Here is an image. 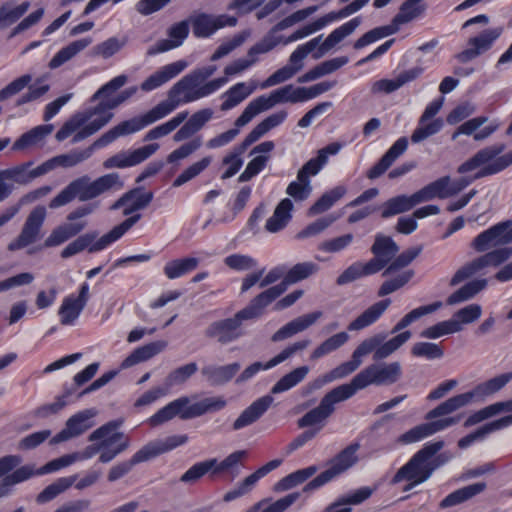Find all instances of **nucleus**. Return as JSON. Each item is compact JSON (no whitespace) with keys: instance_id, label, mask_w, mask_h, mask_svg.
Returning a JSON list of instances; mask_svg holds the SVG:
<instances>
[{"instance_id":"20","label":"nucleus","mask_w":512,"mask_h":512,"mask_svg":"<svg viewBox=\"0 0 512 512\" xmlns=\"http://www.w3.org/2000/svg\"><path fill=\"white\" fill-rule=\"evenodd\" d=\"M510 222H500L481 232L473 241L472 248L477 252H484L492 247L511 242L508 229Z\"/></svg>"},{"instance_id":"39","label":"nucleus","mask_w":512,"mask_h":512,"mask_svg":"<svg viewBox=\"0 0 512 512\" xmlns=\"http://www.w3.org/2000/svg\"><path fill=\"white\" fill-rule=\"evenodd\" d=\"M139 219V214L134 215L123 221L121 224L115 226L111 231L103 235L97 241L93 240L89 245V252L94 253L104 250L113 242L121 238Z\"/></svg>"},{"instance_id":"2","label":"nucleus","mask_w":512,"mask_h":512,"mask_svg":"<svg viewBox=\"0 0 512 512\" xmlns=\"http://www.w3.org/2000/svg\"><path fill=\"white\" fill-rule=\"evenodd\" d=\"M128 81V77L124 74L118 75L100 87L92 96L91 101L100 100L94 106L80 111L87 126L88 134H95L113 118L111 110L117 108L136 92L137 87H130L115 96H110L116 90L122 88Z\"/></svg>"},{"instance_id":"54","label":"nucleus","mask_w":512,"mask_h":512,"mask_svg":"<svg viewBox=\"0 0 512 512\" xmlns=\"http://www.w3.org/2000/svg\"><path fill=\"white\" fill-rule=\"evenodd\" d=\"M198 266V259L193 257L168 261L163 272L168 279H177L193 271Z\"/></svg>"},{"instance_id":"30","label":"nucleus","mask_w":512,"mask_h":512,"mask_svg":"<svg viewBox=\"0 0 512 512\" xmlns=\"http://www.w3.org/2000/svg\"><path fill=\"white\" fill-rule=\"evenodd\" d=\"M273 397L265 395L255 400L234 421L233 430H240L256 422L271 406Z\"/></svg>"},{"instance_id":"3","label":"nucleus","mask_w":512,"mask_h":512,"mask_svg":"<svg viewBox=\"0 0 512 512\" xmlns=\"http://www.w3.org/2000/svg\"><path fill=\"white\" fill-rule=\"evenodd\" d=\"M124 183L117 173H109L91 179L84 175L72 180L50 202L49 208L57 209L78 199L80 202L94 200L109 192L120 191Z\"/></svg>"},{"instance_id":"44","label":"nucleus","mask_w":512,"mask_h":512,"mask_svg":"<svg viewBox=\"0 0 512 512\" xmlns=\"http://www.w3.org/2000/svg\"><path fill=\"white\" fill-rule=\"evenodd\" d=\"M247 456V451L237 450L229 454L221 462H218L216 459V464L213 467V475L227 474L232 479L236 478L239 475L240 468L243 466V462Z\"/></svg>"},{"instance_id":"37","label":"nucleus","mask_w":512,"mask_h":512,"mask_svg":"<svg viewBox=\"0 0 512 512\" xmlns=\"http://www.w3.org/2000/svg\"><path fill=\"white\" fill-rule=\"evenodd\" d=\"M257 87V83L253 80H250L248 82H238L235 85L231 86L222 95V98L224 100L221 104V110L228 111L236 107L246 98H248L257 89Z\"/></svg>"},{"instance_id":"34","label":"nucleus","mask_w":512,"mask_h":512,"mask_svg":"<svg viewBox=\"0 0 512 512\" xmlns=\"http://www.w3.org/2000/svg\"><path fill=\"white\" fill-rule=\"evenodd\" d=\"M54 130L52 124L39 125L22 134L12 146L14 151H24L41 146L44 140Z\"/></svg>"},{"instance_id":"17","label":"nucleus","mask_w":512,"mask_h":512,"mask_svg":"<svg viewBox=\"0 0 512 512\" xmlns=\"http://www.w3.org/2000/svg\"><path fill=\"white\" fill-rule=\"evenodd\" d=\"M45 218V207L38 206L34 208L28 215L18 237L8 244V250L17 251L35 243L40 237L41 227Z\"/></svg>"},{"instance_id":"51","label":"nucleus","mask_w":512,"mask_h":512,"mask_svg":"<svg viewBox=\"0 0 512 512\" xmlns=\"http://www.w3.org/2000/svg\"><path fill=\"white\" fill-rule=\"evenodd\" d=\"M85 227L84 223H66L56 227L44 242L46 247H55L77 235Z\"/></svg>"},{"instance_id":"50","label":"nucleus","mask_w":512,"mask_h":512,"mask_svg":"<svg viewBox=\"0 0 512 512\" xmlns=\"http://www.w3.org/2000/svg\"><path fill=\"white\" fill-rule=\"evenodd\" d=\"M298 497V493H291L276 501L265 498L252 505L245 512H284L298 499Z\"/></svg>"},{"instance_id":"43","label":"nucleus","mask_w":512,"mask_h":512,"mask_svg":"<svg viewBox=\"0 0 512 512\" xmlns=\"http://www.w3.org/2000/svg\"><path fill=\"white\" fill-rule=\"evenodd\" d=\"M486 489L485 482H477L455 490L447 495L439 504L440 508L446 509L459 505L474 496L482 493Z\"/></svg>"},{"instance_id":"48","label":"nucleus","mask_w":512,"mask_h":512,"mask_svg":"<svg viewBox=\"0 0 512 512\" xmlns=\"http://www.w3.org/2000/svg\"><path fill=\"white\" fill-rule=\"evenodd\" d=\"M239 369V363H232L224 366L208 365L201 372L212 385H220L231 380Z\"/></svg>"},{"instance_id":"56","label":"nucleus","mask_w":512,"mask_h":512,"mask_svg":"<svg viewBox=\"0 0 512 512\" xmlns=\"http://www.w3.org/2000/svg\"><path fill=\"white\" fill-rule=\"evenodd\" d=\"M347 192L345 186H336L324 193L309 209L310 215L321 214L330 209Z\"/></svg>"},{"instance_id":"7","label":"nucleus","mask_w":512,"mask_h":512,"mask_svg":"<svg viewBox=\"0 0 512 512\" xmlns=\"http://www.w3.org/2000/svg\"><path fill=\"white\" fill-rule=\"evenodd\" d=\"M303 102H306L303 86H294L292 84L282 86L271 91L268 95H261L249 102L241 115L236 119L235 126L243 127L247 125L255 116L272 109L278 104Z\"/></svg>"},{"instance_id":"59","label":"nucleus","mask_w":512,"mask_h":512,"mask_svg":"<svg viewBox=\"0 0 512 512\" xmlns=\"http://www.w3.org/2000/svg\"><path fill=\"white\" fill-rule=\"evenodd\" d=\"M248 146L249 145H245L244 141L240 147L234 148L231 152L225 155L222 160L224 172L221 175V179H229L240 170L243 165L242 154Z\"/></svg>"},{"instance_id":"16","label":"nucleus","mask_w":512,"mask_h":512,"mask_svg":"<svg viewBox=\"0 0 512 512\" xmlns=\"http://www.w3.org/2000/svg\"><path fill=\"white\" fill-rule=\"evenodd\" d=\"M193 35L197 38H209L224 27H232L237 23L236 18L229 15H213L204 12L195 13L188 19Z\"/></svg>"},{"instance_id":"57","label":"nucleus","mask_w":512,"mask_h":512,"mask_svg":"<svg viewBox=\"0 0 512 512\" xmlns=\"http://www.w3.org/2000/svg\"><path fill=\"white\" fill-rule=\"evenodd\" d=\"M349 340V335L346 332H339L336 333L329 338H327L325 341H323L321 344H319L310 354L311 360H317L320 359L340 347H342L344 344L347 343Z\"/></svg>"},{"instance_id":"21","label":"nucleus","mask_w":512,"mask_h":512,"mask_svg":"<svg viewBox=\"0 0 512 512\" xmlns=\"http://www.w3.org/2000/svg\"><path fill=\"white\" fill-rule=\"evenodd\" d=\"M159 149V144L151 143L132 151L122 152L116 154L104 161L103 166L106 169L110 168H125L135 166L150 156H152Z\"/></svg>"},{"instance_id":"29","label":"nucleus","mask_w":512,"mask_h":512,"mask_svg":"<svg viewBox=\"0 0 512 512\" xmlns=\"http://www.w3.org/2000/svg\"><path fill=\"white\" fill-rule=\"evenodd\" d=\"M87 129L88 126L81 112H77L63 124V126L57 131L55 137L58 141H64L65 139L72 137L71 142L75 144L92 135L87 133Z\"/></svg>"},{"instance_id":"45","label":"nucleus","mask_w":512,"mask_h":512,"mask_svg":"<svg viewBox=\"0 0 512 512\" xmlns=\"http://www.w3.org/2000/svg\"><path fill=\"white\" fill-rule=\"evenodd\" d=\"M287 112L285 110L277 111L265 119H263L260 123H258L253 130L247 135L245 138V145H251L256 142L270 130L276 128L281 125L287 118Z\"/></svg>"},{"instance_id":"55","label":"nucleus","mask_w":512,"mask_h":512,"mask_svg":"<svg viewBox=\"0 0 512 512\" xmlns=\"http://www.w3.org/2000/svg\"><path fill=\"white\" fill-rule=\"evenodd\" d=\"M486 286V279H477L470 281L464 286H462L460 289L452 293L447 299V304L455 305L470 300L480 291L485 289Z\"/></svg>"},{"instance_id":"49","label":"nucleus","mask_w":512,"mask_h":512,"mask_svg":"<svg viewBox=\"0 0 512 512\" xmlns=\"http://www.w3.org/2000/svg\"><path fill=\"white\" fill-rule=\"evenodd\" d=\"M369 1L370 0H355L339 11H332L327 13L326 15L315 20V24L311 27L312 29L310 30V32L313 30H321L332 22L346 18L356 13L361 8H363Z\"/></svg>"},{"instance_id":"53","label":"nucleus","mask_w":512,"mask_h":512,"mask_svg":"<svg viewBox=\"0 0 512 512\" xmlns=\"http://www.w3.org/2000/svg\"><path fill=\"white\" fill-rule=\"evenodd\" d=\"M360 449L359 443H351L331 461L332 467L339 475L353 467L359 460L357 452Z\"/></svg>"},{"instance_id":"23","label":"nucleus","mask_w":512,"mask_h":512,"mask_svg":"<svg viewBox=\"0 0 512 512\" xmlns=\"http://www.w3.org/2000/svg\"><path fill=\"white\" fill-rule=\"evenodd\" d=\"M502 34V28L486 29L478 36L470 38L468 41V48L457 55L460 62H468L485 51L489 50L495 40Z\"/></svg>"},{"instance_id":"38","label":"nucleus","mask_w":512,"mask_h":512,"mask_svg":"<svg viewBox=\"0 0 512 512\" xmlns=\"http://www.w3.org/2000/svg\"><path fill=\"white\" fill-rule=\"evenodd\" d=\"M359 361L352 358L350 361L344 362L331 370L330 372L317 377L307 384V388L310 392L316 391L322 388L324 385L333 382L334 380L344 378L360 367Z\"/></svg>"},{"instance_id":"11","label":"nucleus","mask_w":512,"mask_h":512,"mask_svg":"<svg viewBox=\"0 0 512 512\" xmlns=\"http://www.w3.org/2000/svg\"><path fill=\"white\" fill-rule=\"evenodd\" d=\"M402 376L399 362H378L371 364L359 372L350 383L343 384L353 391L364 389L370 385L388 386L396 383Z\"/></svg>"},{"instance_id":"15","label":"nucleus","mask_w":512,"mask_h":512,"mask_svg":"<svg viewBox=\"0 0 512 512\" xmlns=\"http://www.w3.org/2000/svg\"><path fill=\"white\" fill-rule=\"evenodd\" d=\"M512 255V249L504 247L488 252L460 268L451 279L457 285L487 267H495L505 262Z\"/></svg>"},{"instance_id":"13","label":"nucleus","mask_w":512,"mask_h":512,"mask_svg":"<svg viewBox=\"0 0 512 512\" xmlns=\"http://www.w3.org/2000/svg\"><path fill=\"white\" fill-rule=\"evenodd\" d=\"M427 415L428 413L426 414L425 418L428 420ZM447 415L448 414H445L444 416ZM442 416L443 415L429 419V422L417 425L407 432L401 434L395 440V445H408L419 442L437 432L443 431L457 424L460 421V416Z\"/></svg>"},{"instance_id":"42","label":"nucleus","mask_w":512,"mask_h":512,"mask_svg":"<svg viewBox=\"0 0 512 512\" xmlns=\"http://www.w3.org/2000/svg\"><path fill=\"white\" fill-rule=\"evenodd\" d=\"M153 195L150 192H130L123 195L112 206V210L124 208V215H129L137 210L146 207L152 200Z\"/></svg>"},{"instance_id":"19","label":"nucleus","mask_w":512,"mask_h":512,"mask_svg":"<svg viewBox=\"0 0 512 512\" xmlns=\"http://www.w3.org/2000/svg\"><path fill=\"white\" fill-rule=\"evenodd\" d=\"M96 415L93 409H86L70 417L61 430L51 439V444H58L77 437L93 426L92 418Z\"/></svg>"},{"instance_id":"61","label":"nucleus","mask_w":512,"mask_h":512,"mask_svg":"<svg viewBox=\"0 0 512 512\" xmlns=\"http://www.w3.org/2000/svg\"><path fill=\"white\" fill-rule=\"evenodd\" d=\"M445 179H437L424 186L419 191L412 194L415 206L433 200L434 198L445 199L444 188L446 186Z\"/></svg>"},{"instance_id":"60","label":"nucleus","mask_w":512,"mask_h":512,"mask_svg":"<svg viewBox=\"0 0 512 512\" xmlns=\"http://www.w3.org/2000/svg\"><path fill=\"white\" fill-rule=\"evenodd\" d=\"M375 273L377 272L373 268V264H370L369 261L366 263L355 262L339 275L337 284L344 285Z\"/></svg>"},{"instance_id":"32","label":"nucleus","mask_w":512,"mask_h":512,"mask_svg":"<svg viewBox=\"0 0 512 512\" xmlns=\"http://www.w3.org/2000/svg\"><path fill=\"white\" fill-rule=\"evenodd\" d=\"M165 118L159 107L156 105L143 115L134 117L132 119L123 121L116 125L120 136L136 133L148 125H151L161 119Z\"/></svg>"},{"instance_id":"40","label":"nucleus","mask_w":512,"mask_h":512,"mask_svg":"<svg viewBox=\"0 0 512 512\" xmlns=\"http://www.w3.org/2000/svg\"><path fill=\"white\" fill-rule=\"evenodd\" d=\"M167 347V342L158 340L148 343L135 349L129 356H127L121 363V369H127L138 363L149 360L155 355L161 353Z\"/></svg>"},{"instance_id":"58","label":"nucleus","mask_w":512,"mask_h":512,"mask_svg":"<svg viewBox=\"0 0 512 512\" xmlns=\"http://www.w3.org/2000/svg\"><path fill=\"white\" fill-rule=\"evenodd\" d=\"M188 111H182L177 113L174 117L168 120L165 123H162L151 130H149L144 137L145 141H152L164 136L169 135L173 132L178 126H180L188 117Z\"/></svg>"},{"instance_id":"8","label":"nucleus","mask_w":512,"mask_h":512,"mask_svg":"<svg viewBox=\"0 0 512 512\" xmlns=\"http://www.w3.org/2000/svg\"><path fill=\"white\" fill-rule=\"evenodd\" d=\"M504 149L503 144L485 147L462 163L458 167V172L465 174L478 169L474 178L497 174L512 164V151L500 155Z\"/></svg>"},{"instance_id":"22","label":"nucleus","mask_w":512,"mask_h":512,"mask_svg":"<svg viewBox=\"0 0 512 512\" xmlns=\"http://www.w3.org/2000/svg\"><path fill=\"white\" fill-rule=\"evenodd\" d=\"M188 65L186 60H178L160 67L141 83V90L150 92L163 86L180 75Z\"/></svg>"},{"instance_id":"52","label":"nucleus","mask_w":512,"mask_h":512,"mask_svg":"<svg viewBox=\"0 0 512 512\" xmlns=\"http://www.w3.org/2000/svg\"><path fill=\"white\" fill-rule=\"evenodd\" d=\"M310 368L308 366H299L289 373L282 376L272 387L273 394L283 393L288 391L299 383H301L308 375Z\"/></svg>"},{"instance_id":"63","label":"nucleus","mask_w":512,"mask_h":512,"mask_svg":"<svg viewBox=\"0 0 512 512\" xmlns=\"http://www.w3.org/2000/svg\"><path fill=\"white\" fill-rule=\"evenodd\" d=\"M126 43L127 39L125 37H110L95 45L92 49V55L102 59H109L120 52Z\"/></svg>"},{"instance_id":"6","label":"nucleus","mask_w":512,"mask_h":512,"mask_svg":"<svg viewBox=\"0 0 512 512\" xmlns=\"http://www.w3.org/2000/svg\"><path fill=\"white\" fill-rule=\"evenodd\" d=\"M226 406V400L222 397L205 398L194 404H190L188 397H180L159 409L155 414L147 419L151 427L160 426L176 416L181 419H191L199 417L208 412H215Z\"/></svg>"},{"instance_id":"47","label":"nucleus","mask_w":512,"mask_h":512,"mask_svg":"<svg viewBox=\"0 0 512 512\" xmlns=\"http://www.w3.org/2000/svg\"><path fill=\"white\" fill-rule=\"evenodd\" d=\"M510 425H512V414L487 423L475 432L461 438L458 442V446L462 449L467 448L476 440L483 439L486 435Z\"/></svg>"},{"instance_id":"9","label":"nucleus","mask_w":512,"mask_h":512,"mask_svg":"<svg viewBox=\"0 0 512 512\" xmlns=\"http://www.w3.org/2000/svg\"><path fill=\"white\" fill-rule=\"evenodd\" d=\"M512 380V372L504 373L479 384L473 391L455 395L428 412L427 418L432 419L451 414L471 403L475 396H489L501 390Z\"/></svg>"},{"instance_id":"64","label":"nucleus","mask_w":512,"mask_h":512,"mask_svg":"<svg viewBox=\"0 0 512 512\" xmlns=\"http://www.w3.org/2000/svg\"><path fill=\"white\" fill-rule=\"evenodd\" d=\"M415 207L412 195H399L386 201L382 206V217L389 218L396 214H400L411 210Z\"/></svg>"},{"instance_id":"24","label":"nucleus","mask_w":512,"mask_h":512,"mask_svg":"<svg viewBox=\"0 0 512 512\" xmlns=\"http://www.w3.org/2000/svg\"><path fill=\"white\" fill-rule=\"evenodd\" d=\"M374 258L369 260L376 272L382 270L398 252L397 244L388 236L377 234L371 247Z\"/></svg>"},{"instance_id":"25","label":"nucleus","mask_w":512,"mask_h":512,"mask_svg":"<svg viewBox=\"0 0 512 512\" xmlns=\"http://www.w3.org/2000/svg\"><path fill=\"white\" fill-rule=\"evenodd\" d=\"M189 34V21L184 20L172 25L168 30V39H162L148 49V55L163 53L182 45Z\"/></svg>"},{"instance_id":"26","label":"nucleus","mask_w":512,"mask_h":512,"mask_svg":"<svg viewBox=\"0 0 512 512\" xmlns=\"http://www.w3.org/2000/svg\"><path fill=\"white\" fill-rule=\"evenodd\" d=\"M408 140L406 137H400L381 159L367 172L369 179H376L386 172L392 164L407 150Z\"/></svg>"},{"instance_id":"1","label":"nucleus","mask_w":512,"mask_h":512,"mask_svg":"<svg viewBox=\"0 0 512 512\" xmlns=\"http://www.w3.org/2000/svg\"><path fill=\"white\" fill-rule=\"evenodd\" d=\"M443 446L442 441L427 443L398 469L391 479V483L405 482L403 491L406 492L427 481L437 468L453 458V455L448 452L437 455Z\"/></svg>"},{"instance_id":"10","label":"nucleus","mask_w":512,"mask_h":512,"mask_svg":"<svg viewBox=\"0 0 512 512\" xmlns=\"http://www.w3.org/2000/svg\"><path fill=\"white\" fill-rule=\"evenodd\" d=\"M353 396L351 388L343 384L332 389L320 401L319 405L298 419L299 428L311 427L310 431H316V434L325 426L327 419L335 411V405L345 401Z\"/></svg>"},{"instance_id":"33","label":"nucleus","mask_w":512,"mask_h":512,"mask_svg":"<svg viewBox=\"0 0 512 512\" xmlns=\"http://www.w3.org/2000/svg\"><path fill=\"white\" fill-rule=\"evenodd\" d=\"M122 423V420H115L102 425L89 435V441L97 442L102 449L120 443L126 438L122 432L118 431Z\"/></svg>"},{"instance_id":"27","label":"nucleus","mask_w":512,"mask_h":512,"mask_svg":"<svg viewBox=\"0 0 512 512\" xmlns=\"http://www.w3.org/2000/svg\"><path fill=\"white\" fill-rule=\"evenodd\" d=\"M341 148L342 144L333 142L320 149L317 153V156L306 162L298 171L297 174L299 175V178H306V180H310L311 176L317 175L326 165L329 156L338 154Z\"/></svg>"},{"instance_id":"36","label":"nucleus","mask_w":512,"mask_h":512,"mask_svg":"<svg viewBox=\"0 0 512 512\" xmlns=\"http://www.w3.org/2000/svg\"><path fill=\"white\" fill-rule=\"evenodd\" d=\"M188 441L187 435H172L164 439H156L148 442L141 450L143 451L147 461L167 453L179 446L184 445Z\"/></svg>"},{"instance_id":"5","label":"nucleus","mask_w":512,"mask_h":512,"mask_svg":"<svg viewBox=\"0 0 512 512\" xmlns=\"http://www.w3.org/2000/svg\"><path fill=\"white\" fill-rule=\"evenodd\" d=\"M227 82V78L221 77L201 84L190 72L173 84L167 93V99L159 102L157 106L166 117L180 105L197 101L215 93Z\"/></svg>"},{"instance_id":"41","label":"nucleus","mask_w":512,"mask_h":512,"mask_svg":"<svg viewBox=\"0 0 512 512\" xmlns=\"http://www.w3.org/2000/svg\"><path fill=\"white\" fill-rule=\"evenodd\" d=\"M92 43V38L86 37L70 42L62 47L50 60V69H57L72 60L80 52L85 50Z\"/></svg>"},{"instance_id":"14","label":"nucleus","mask_w":512,"mask_h":512,"mask_svg":"<svg viewBox=\"0 0 512 512\" xmlns=\"http://www.w3.org/2000/svg\"><path fill=\"white\" fill-rule=\"evenodd\" d=\"M444 103V98L440 97L431 101L424 109L418 120L417 127L411 135L413 143H420L425 139L437 134L444 126L443 119L436 117Z\"/></svg>"},{"instance_id":"28","label":"nucleus","mask_w":512,"mask_h":512,"mask_svg":"<svg viewBox=\"0 0 512 512\" xmlns=\"http://www.w3.org/2000/svg\"><path fill=\"white\" fill-rule=\"evenodd\" d=\"M361 24V18L355 17L348 22L334 29L319 46L317 52L313 55L315 59H319L333 49L343 39L351 35Z\"/></svg>"},{"instance_id":"31","label":"nucleus","mask_w":512,"mask_h":512,"mask_svg":"<svg viewBox=\"0 0 512 512\" xmlns=\"http://www.w3.org/2000/svg\"><path fill=\"white\" fill-rule=\"evenodd\" d=\"M214 115L211 108H204L192 114L185 124L174 134L173 140L175 142L184 141L195 133L200 131L206 123H208Z\"/></svg>"},{"instance_id":"46","label":"nucleus","mask_w":512,"mask_h":512,"mask_svg":"<svg viewBox=\"0 0 512 512\" xmlns=\"http://www.w3.org/2000/svg\"><path fill=\"white\" fill-rule=\"evenodd\" d=\"M293 203L285 198L276 206L273 214L266 221L265 228L270 233H276L282 230L291 219Z\"/></svg>"},{"instance_id":"4","label":"nucleus","mask_w":512,"mask_h":512,"mask_svg":"<svg viewBox=\"0 0 512 512\" xmlns=\"http://www.w3.org/2000/svg\"><path fill=\"white\" fill-rule=\"evenodd\" d=\"M284 285L273 286L256 296L244 309L233 318L213 322L206 330L208 337L216 338L218 342L227 344L238 339L241 335V323L244 320L259 317L263 309L284 292Z\"/></svg>"},{"instance_id":"62","label":"nucleus","mask_w":512,"mask_h":512,"mask_svg":"<svg viewBox=\"0 0 512 512\" xmlns=\"http://www.w3.org/2000/svg\"><path fill=\"white\" fill-rule=\"evenodd\" d=\"M425 10L426 5L420 0H407L401 5L399 13L394 17V24L408 23L421 16Z\"/></svg>"},{"instance_id":"18","label":"nucleus","mask_w":512,"mask_h":512,"mask_svg":"<svg viewBox=\"0 0 512 512\" xmlns=\"http://www.w3.org/2000/svg\"><path fill=\"white\" fill-rule=\"evenodd\" d=\"M89 284L84 282L79 288V294H70L62 300L58 315L62 325H73L80 316L89 300Z\"/></svg>"},{"instance_id":"12","label":"nucleus","mask_w":512,"mask_h":512,"mask_svg":"<svg viewBox=\"0 0 512 512\" xmlns=\"http://www.w3.org/2000/svg\"><path fill=\"white\" fill-rule=\"evenodd\" d=\"M315 24V21L304 25L303 27L297 29L294 31L290 36L284 37L281 35H278L279 31L285 30L287 28L292 27L295 25L293 21L291 20L290 16L285 17L280 22H278L268 33L267 35L257 44L252 46L250 48V55H256V54H264L272 49H274L277 45L283 44L287 45L289 43L298 41L300 39H303L305 37H308L319 30H313L311 27Z\"/></svg>"},{"instance_id":"35","label":"nucleus","mask_w":512,"mask_h":512,"mask_svg":"<svg viewBox=\"0 0 512 512\" xmlns=\"http://www.w3.org/2000/svg\"><path fill=\"white\" fill-rule=\"evenodd\" d=\"M390 304V299H384L374 303L349 323L348 330L360 331L371 326L380 319Z\"/></svg>"}]
</instances>
